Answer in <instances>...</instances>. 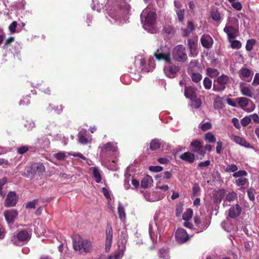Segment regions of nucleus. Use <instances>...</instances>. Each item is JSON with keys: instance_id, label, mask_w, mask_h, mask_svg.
Listing matches in <instances>:
<instances>
[{"instance_id": "35", "label": "nucleus", "mask_w": 259, "mask_h": 259, "mask_svg": "<svg viewBox=\"0 0 259 259\" xmlns=\"http://www.w3.org/2000/svg\"><path fill=\"white\" fill-rule=\"evenodd\" d=\"M177 15V19L179 22H183L185 18V9L175 10Z\"/></svg>"}, {"instance_id": "14", "label": "nucleus", "mask_w": 259, "mask_h": 259, "mask_svg": "<svg viewBox=\"0 0 259 259\" xmlns=\"http://www.w3.org/2000/svg\"><path fill=\"white\" fill-rule=\"evenodd\" d=\"M176 238L179 243H183L189 239L188 234L184 229H178L176 232Z\"/></svg>"}, {"instance_id": "32", "label": "nucleus", "mask_w": 259, "mask_h": 259, "mask_svg": "<svg viewBox=\"0 0 259 259\" xmlns=\"http://www.w3.org/2000/svg\"><path fill=\"white\" fill-rule=\"evenodd\" d=\"M7 183V179L6 178H3L0 180V195L4 197L6 194V187L5 185Z\"/></svg>"}, {"instance_id": "3", "label": "nucleus", "mask_w": 259, "mask_h": 259, "mask_svg": "<svg viewBox=\"0 0 259 259\" xmlns=\"http://www.w3.org/2000/svg\"><path fill=\"white\" fill-rule=\"evenodd\" d=\"M141 19L143 28L147 31L153 33V25L156 19L155 10L150 7L146 8L141 14Z\"/></svg>"}, {"instance_id": "22", "label": "nucleus", "mask_w": 259, "mask_h": 259, "mask_svg": "<svg viewBox=\"0 0 259 259\" xmlns=\"http://www.w3.org/2000/svg\"><path fill=\"white\" fill-rule=\"evenodd\" d=\"M196 89L191 86L186 87L185 88V96L189 99H194L196 97Z\"/></svg>"}, {"instance_id": "44", "label": "nucleus", "mask_w": 259, "mask_h": 259, "mask_svg": "<svg viewBox=\"0 0 259 259\" xmlns=\"http://www.w3.org/2000/svg\"><path fill=\"white\" fill-rule=\"evenodd\" d=\"M204 139L207 140L210 143H214L216 141L214 135L210 132L205 134Z\"/></svg>"}, {"instance_id": "18", "label": "nucleus", "mask_w": 259, "mask_h": 259, "mask_svg": "<svg viewBox=\"0 0 259 259\" xmlns=\"http://www.w3.org/2000/svg\"><path fill=\"white\" fill-rule=\"evenodd\" d=\"M229 137L232 141H234L236 144L246 148L250 147L249 143L244 139L234 135H229Z\"/></svg>"}, {"instance_id": "61", "label": "nucleus", "mask_w": 259, "mask_h": 259, "mask_svg": "<svg viewBox=\"0 0 259 259\" xmlns=\"http://www.w3.org/2000/svg\"><path fill=\"white\" fill-rule=\"evenodd\" d=\"M17 26V23L16 21H13L9 26V29L11 33H14L16 32V28Z\"/></svg>"}, {"instance_id": "21", "label": "nucleus", "mask_w": 259, "mask_h": 259, "mask_svg": "<svg viewBox=\"0 0 259 259\" xmlns=\"http://www.w3.org/2000/svg\"><path fill=\"white\" fill-rule=\"evenodd\" d=\"M237 198V194L235 192H229L224 200L223 206H228L231 205L232 202Z\"/></svg>"}, {"instance_id": "55", "label": "nucleus", "mask_w": 259, "mask_h": 259, "mask_svg": "<svg viewBox=\"0 0 259 259\" xmlns=\"http://www.w3.org/2000/svg\"><path fill=\"white\" fill-rule=\"evenodd\" d=\"M55 158L58 160H64L66 158L65 153L63 152H58L54 154Z\"/></svg>"}, {"instance_id": "17", "label": "nucleus", "mask_w": 259, "mask_h": 259, "mask_svg": "<svg viewBox=\"0 0 259 259\" xmlns=\"http://www.w3.org/2000/svg\"><path fill=\"white\" fill-rule=\"evenodd\" d=\"M241 211L242 209L240 206L236 204L230 208L228 211V215L231 218H235L240 214Z\"/></svg>"}, {"instance_id": "34", "label": "nucleus", "mask_w": 259, "mask_h": 259, "mask_svg": "<svg viewBox=\"0 0 259 259\" xmlns=\"http://www.w3.org/2000/svg\"><path fill=\"white\" fill-rule=\"evenodd\" d=\"M125 250V247H121L119 250L114 255L109 256L108 259H121L123 256V253Z\"/></svg>"}, {"instance_id": "50", "label": "nucleus", "mask_w": 259, "mask_h": 259, "mask_svg": "<svg viewBox=\"0 0 259 259\" xmlns=\"http://www.w3.org/2000/svg\"><path fill=\"white\" fill-rule=\"evenodd\" d=\"M255 43V40L253 39L248 40L246 45V50L248 51H251L252 50L253 46L254 45Z\"/></svg>"}, {"instance_id": "49", "label": "nucleus", "mask_w": 259, "mask_h": 259, "mask_svg": "<svg viewBox=\"0 0 259 259\" xmlns=\"http://www.w3.org/2000/svg\"><path fill=\"white\" fill-rule=\"evenodd\" d=\"M131 176L127 174L125 175V179L124 182V187L126 190L130 188V183H131Z\"/></svg>"}, {"instance_id": "20", "label": "nucleus", "mask_w": 259, "mask_h": 259, "mask_svg": "<svg viewBox=\"0 0 259 259\" xmlns=\"http://www.w3.org/2000/svg\"><path fill=\"white\" fill-rule=\"evenodd\" d=\"M78 141L79 143L82 144H86L91 140V136H90L85 130H82L78 135Z\"/></svg>"}, {"instance_id": "51", "label": "nucleus", "mask_w": 259, "mask_h": 259, "mask_svg": "<svg viewBox=\"0 0 259 259\" xmlns=\"http://www.w3.org/2000/svg\"><path fill=\"white\" fill-rule=\"evenodd\" d=\"M230 42H231V47L234 49H239L241 47V43L238 40H231V39H229Z\"/></svg>"}, {"instance_id": "7", "label": "nucleus", "mask_w": 259, "mask_h": 259, "mask_svg": "<svg viewBox=\"0 0 259 259\" xmlns=\"http://www.w3.org/2000/svg\"><path fill=\"white\" fill-rule=\"evenodd\" d=\"M247 172L244 170H239L233 174V177L236 178L235 184L237 186L241 187L240 189L246 188L249 184L248 180L246 177Z\"/></svg>"}, {"instance_id": "2", "label": "nucleus", "mask_w": 259, "mask_h": 259, "mask_svg": "<svg viewBox=\"0 0 259 259\" xmlns=\"http://www.w3.org/2000/svg\"><path fill=\"white\" fill-rule=\"evenodd\" d=\"M154 56L158 60H163L165 62L164 71L165 74L169 78H173L175 75L179 71V68L170 63L171 58L168 52H162L160 50H157Z\"/></svg>"}, {"instance_id": "23", "label": "nucleus", "mask_w": 259, "mask_h": 259, "mask_svg": "<svg viewBox=\"0 0 259 259\" xmlns=\"http://www.w3.org/2000/svg\"><path fill=\"white\" fill-rule=\"evenodd\" d=\"M180 158L188 163H193L195 160V156L194 154L190 152H186L180 156Z\"/></svg>"}, {"instance_id": "39", "label": "nucleus", "mask_w": 259, "mask_h": 259, "mask_svg": "<svg viewBox=\"0 0 259 259\" xmlns=\"http://www.w3.org/2000/svg\"><path fill=\"white\" fill-rule=\"evenodd\" d=\"M191 100V106L194 108H199L201 104V101L200 99L197 98L196 97L194 99H190Z\"/></svg>"}, {"instance_id": "16", "label": "nucleus", "mask_w": 259, "mask_h": 259, "mask_svg": "<svg viewBox=\"0 0 259 259\" xmlns=\"http://www.w3.org/2000/svg\"><path fill=\"white\" fill-rule=\"evenodd\" d=\"M202 46L206 49L211 48L213 40L212 38L208 34H203L200 39Z\"/></svg>"}, {"instance_id": "27", "label": "nucleus", "mask_w": 259, "mask_h": 259, "mask_svg": "<svg viewBox=\"0 0 259 259\" xmlns=\"http://www.w3.org/2000/svg\"><path fill=\"white\" fill-rule=\"evenodd\" d=\"M239 75L241 79H245L250 77L251 75L252 74L251 71L247 68L242 67L239 71Z\"/></svg>"}, {"instance_id": "11", "label": "nucleus", "mask_w": 259, "mask_h": 259, "mask_svg": "<svg viewBox=\"0 0 259 259\" xmlns=\"http://www.w3.org/2000/svg\"><path fill=\"white\" fill-rule=\"evenodd\" d=\"M190 146L193 148V151L199 155L204 156L205 151L203 148L202 143L198 140H194L190 143Z\"/></svg>"}, {"instance_id": "30", "label": "nucleus", "mask_w": 259, "mask_h": 259, "mask_svg": "<svg viewBox=\"0 0 259 259\" xmlns=\"http://www.w3.org/2000/svg\"><path fill=\"white\" fill-rule=\"evenodd\" d=\"M128 236L126 231H123L121 233L119 239V246L121 247H125V244L127 242Z\"/></svg>"}, {"instance_id": "41", "label": "nucleus", "mask_w": 259, "mask_h": 259, "mask_svg": "<svg viewBox=\"0 0 259 259\" xmlns=\"http://www.w3.org/2000/svg\"><path fill=\"white\" fill-rule=\"evenodd\" d=\"M225 191L224 189H220L218 190L217 192L215 198L217 199V201H219L220 202L222 199L225 197Z\"/></svg>"}, {"instance_id": "1", "label": "nucleus", "mask_w": 259, "mask_h": 259, "mask_svg": "<svg viewBox=\"0 0 259 259\" xmlns=\"http://www.w3.org/2000/svg\"><path fill=\"white\" fill-rule=\"evenodd\" d=\"M106 7L107 14L114 23L119 24L127 21L131 7L125 0H109Z\"/></svg>"}, {"instance_id": "58", "label": "nucleus", "mask_w": 259, "mask_h": 259, "mask_svg": "<svg viewBox=\"0 0 259 259\" xmlns=\"http://www.w3.org/2000/svg\"><path fill=\"white\" fill-rule=\"evenodd\" d=\"M37 199L33 200L32 201L28 202L26 205L27 208H34L37 202Z\"/></svg>"}, {"instance_id": "13", "label": "nucleus", "mask_w": 259, "mask_h": 259, "mask_svg": "<svg viewBox=\"0 0 259 259\" xmlns=\"http://www.w3.org/2000/svg\"><path fill=\"white\" fill-rule=\"evenodd\" d=\"M18 196L16 192L14 191L10 192L6 197L5 201V205L11 207L15 206L17 202Z\"/></svg>"}, {"instance_id": "9", "label": "nucleus", "mask_w": 259, "mask_h": 259, "mask_svg": "<svg viewBox=\"0 0 259 259\" xmlns=\"http://www.w3.org/2000/svg\"><path fill=\"white\" fill-rule=\"evenodd\" d=\"M173 58L178 62H184L187 59L185 47L182 45L175 47L172 52Z\"/></svg>"}, {"instance_id": "19", "label": "nucleus", "mask_w": 259, "mask_h": 259, "mask_svg": "<svg viewBox=\"0 0 259 259\" xmlns=\"http://www.w3.org/2000/svg\"><path fill=\"white\" fill-rule=\"evenodd\" d=\"M117 144L113 142H108L103 144L101 148V153H104L106 151H116L117 150Z\"/></svg>"}, {"instance_id": "15", "label": "nucleus", "mask_w": 259, "mask_h": 259, "mask_svg": "<svg viewBox=\"0 0 259 259\" xmlns=\"http://www.w3.org/2000/svg\"><path fill=\"white\" fill-rule=\"evenodd\" d=\"M18 211L16 209H9L5 211L4 215L8 224H13L18 216Z\"/></svg>"}, {"instance_id": "28", "label": "nucleus", "mask_w": 259, "mask_h": 259, "mask_svg": "<svg viewBox=\"0 0 259 259\" xmlns=\"http://www.w3.org/2000/svg\"><path fill=\"white\" fill-rule=\"evenodd\" d=\"M224 31L227 34L229 39L234 38L236 36V29L233 26H226L224 29Z\"/></svg>"}, {"instance_id": "64", "label": "nucleus", "mask_w": 259, "mask_h": 259, "mask_svg": "<svg viewBox=\"0 0 259 259\" xmlns=\"http://www.w3.org/2000/svg\"><path fill=\"white\" fill-rule=\"evenodd\" d=\"M232 122L233 123L234 126L237 129H239L240 128V122L237 118L235 117L233 118L232 119Z\"/></svg>"}, {"instance_id": "63", "label": "nucleus", "mask_w": 259, "mask_h": 259, "mask_svg": "<svg viewBox=\"0 0 259 259\" xmlns=\"http://www.w3.org/2000/svg\"><path fill=\"white\" fill-rule=\"evenodd\" d=\"M252 84L254 86L259 85V73H256L255 74Z\"/></svg>"}, {"instance_id": "36", "label": "nucleus", "mask_w": 259, "mask_h": 259, "mask_svg": "<svg viewBox=\"0 0 259 259\" xmlns=\"http://www.w3.org/2000/svg\"><path fill=\"white\" fill-rule=\"evenodd\" d=\"M161 143L158 139H153L150 143V149L152 150H156L159 149Z\"/></svg>"}, {"instance_id": "29", "label": "nucleus", "mask_w": 259, "mask_h": 259, "mask_svg": "<svg viewBox=\"0 0 259 259\" xmlns=\"http://www.w3.org/2000/svg\"><path fill=\"white\" fill-rule=\"evenodd\" d=\"M194 30V26L192 22L189 21L187 22V27L182 28L181 30L184 36H188Z\"/></svg>"}, {"instance_id": "12", "label": "nucleus", "mask_w": 259, "mask_h": 259, "mask_svg": "<svg viewBox=\"0 0 259 259\" xmlns=\"http://www.w3.org/2000/svg\"><path fill=\"white\" fill-rule=\"evenodd\" d=\"M106 238L105 242V251L108 252L110 251L112 241V229L110 225H108L106 229Z\"/></svg>"}, {"instance_id": "24", "label": "nucleus", "mask_w": 259, "mask_h": 259, "mask_svg": "<svg viewBox=\"0 0 259 259\" xmlns=\"http://www.w3.org/2000/svg\"><path fill=\"white\" fill-rule=\"evenodd\" d=\"M240 88L241 93L242 95L249 98L253 97V93L249 87L244 85H240Z\"/></svg>"}, {"instance_id": "42", "label": "nucleus", "mask_w": 259, "mask_h": 259, "mask_svg": "<svg viewBox=\"0 0 259 259\" xmlns=\"http://www.w3.org/2000/svg\"><path fill=\"white\" fill-rule=\"evenodd\" d=\"M193 211L191 209H188L183 214V219L185 221H188L192 218Z\"/></svg>"}, {"instance_id": "8", "label": "nucleus", "mask_w": 259, "mask_h": 259, "mask_svg": "<svg viewBox=\"0 0 259 259\" xmlns=\"http://www.w3.org/2000/svg\"><path fill=\"white\" fill-rule=\"evenodd\" d=\"M229 77L225 74H222L214 80L213 90L215 92H221L226 89V84L229 82Z\"/></svg>"}, {"instance_id": "53", "label": "nucleus", "mask_w": 259, "mask_h": 259, "mask_svg": "<svg viewBox=\"0 0 259 259\" xmlns=\"http://www.w3.org/2000/svg\"><path fill=\"white\" fill-rule=\"evenodd\" d=\"M251 119L249 116H246L242 119L241 123L243 126H247L251 122Z\"/></svg>"}, {"instance_id": "26", "label": "nucleus", "mask_w": 259, "mask_h": 259, "mask_svg": "<svg viewBox=\"0 0 259 259\" xmlns=\"http://www.w3.org/2000/svg\"><path fill=\"white\" fill-rule=\"evenodd\" d=\"M17 237L19 241H26L30 239V234L27 231L22 230L18 233Z\"/></svg>"}, {"instance_id": "5", "label": "nucleus", "mask_w": 259, "mask_h": 259, "mask_svg": "<svg viewBox=\"0 0 259 259\" xmlns=\"http://www.w3.org/2000/svg\"><path fill=\"white\" fill-rule=\"evenodd\" d=\"M72 240L74 249L78 251L80 253H89L93 249L92 242L88 239H82L79 235H74Z\"/></svg>"}, {"instance_id": "31", "label": "nucleus", "mask_w": 259, "mask_h": 259, "mask_svg": "<svg viewBox=\"0 0 259 259\" xmlns=\"http://www.w3.org/2000/svg\"><path fill=\"white\" fill-rule=\"evenodd\" d=\"M153 183V179L151 176H147L144 177L141 182V187L143 188H147L151 186Z\"/></svg>"}, {"instance_id": "52", "label": "nucleus", "mask_w": 259, "mask_h": 259, "mask_svg": "<svg viewBox=\"0 0 259 259\" xmlns=\"http://www.w3.org/2000/svg\"><path fill=\"white\" fill-rule=\"evenodd\" d=\"M24 124L28 130H31L34 127V123L31 120H26Z\"/></svg>"}, {"instance_id": "38", "label": "nucleus", "mask_w": 259, "mask_h": 259, "mask_svg": "<svg viewBox=\"0 0 259 259\" xmlns=\"http://www.w3.org/2000/svg\"><path fill=\"white\" fill-rule=\"evenodd\" d=\"M212 19L215 21H219L221 19V15L217 9H213L211 12Z\"/></svg>"}, {"instance_id": "10", "label": "nucleus", "mask_w": 259, "mask_h": 259, "mask_svg": "<svg viewBox=\"0 0 259 259\" xmlns=\"http://www.w3.org/2000/svg\"><path fill=\"white\" fill-rule=\"evenodd\" d=\"M236 101L240 108L248 112H251L254 109L255 105L253 102L245 97H239Z\"/></svg>"}, {"instance_id": "37", "label": "nucleus", "mask_w": 259, "mask_h": 259, "mask_svg": "<svg viewBox=\"0 0 259 259\" xmlns=\"http://www.w3.org/2000/svg\"><path fill=\"white\" fill-rule=\"evenodd\" d=\"M207 74L211 78L217 77L219 76V71L214 68H208L206 70Z\"/></svg>"}, {"instance_id": "25", "label": "nucleus", "mask_w": 259, "mask_h": 259, "mask_svg": "<svg viewBox=\"0 0 259 259\" xmlns=\"http://www.w3.org/2000/svg\"><path fill=\"white\" fill-rule=\"evenodd\" d=\"M188 46L190 51V55L192 57L196 56L197 54L196 52L197 42L194 40L189 39L188 40Z\"/></svg>"}, {"instance_id": "43", "label": "nucleus", "mask_w": 259, "mask_h": 259, "mask_svg": "<svg viewBox=\"0 0 259 259\" xmlns=\"http://www.w3.org/2000/svg\"><path fill=\"white\" fill-rule=\"evenodd\" d=\"M93 175H94V177L96 179V182L98 183L101 182V175H100V173L99 171V170L95 168V167H93Z\"/></svg>"}, {"instance_id": "4", "label": "nucleus", "mask_w": 259, "mask_h": 259, "mask_svg": "<svg viewBox=\"0 0 259 259\" xmlns=\"http://www.w3.org/2000/svg\"><path fill=\"white\" fill-rule=\"evenodd\" d=\"M154 223H150L149 227V233L153 242L156 240V231L159 228H164L167 224L168 219L165 215L160 212H157L154 217Z\"/></svg>"}, {"instance_id": "47", "label": "nucleus", "mask_w": 259, "mask_h": 259, "mask_svg": "<svg viewBox=\"0 0 259 259\" xmlns=\"http://www.w3.org/2000/svg\"><path fill=\"white\" fill-rule=\"evenodd\" d=\"M203 85L205 89L209 90L212 87V81L208 77H205L203 79Z\"/></svg>"}, {"instance_id": "54", "label": "nucleus", "mask_w": 259, "mask_h": 259, "mask_svg": "<svg viewBox=\"0 0 259 259\" xmlns=\"http://www.w3.org/2000/svg\"><path fill=\"white\" fill-rule=\"evenodd\" d=\"M29 148L27 146H22L17 148V151L19 154H23L27 152Z\"/></svg>"}, {"instance_id": "40", "label": "nucleus", "mask_w": 259, "mask_h": 259, "mask_svg": "<svg viewBox=\"0 0 259 259\" xmlns=\"http://www.w3.org/2000/svg\"><path fill=\"white\" fill-rule=\"evenodd\" d=\"M211 124L209 122H206L205 123H201L199 124L198 127L200 128L202 131H205L209 130L211 128Z\"/></svg>"}, {"instance_id": "62", "label": "nucleus", "mask_w": 259, "mask_h": 259, "mask_svg": "<svg viewBox=\"0 0 259 259\" xmlns=\"http://www.w3.org/2000/svg\"><path fill=\"white\" fill-rule=\"evenodd\" d=\"M254 191L252 189H249L247 190V195L248 196V197L249 199L251 201H253L254 200Z\"/></svg>"}, {"instance_id": "59", "label": "nucleus", "mask_w": 259, "mask_h": 259, "mask_svg": "<svg viewBox=\"0 0 259 259\" xmlns=\"http://www.w3.org/2000/svg\"><path fill=\"white\" fill-rule=\"evenodd\" d=\"M149 169L151 171L159 172L163 170V167L160 166H150Z\"/></svg>"}, {"instance_id": "46", "label": "nucleus", "mask_w": 259, "mask_h": 259, "mask_svg": "<svg viewBox=\"0 0 259 259\" xmlns=\"http://www.w3.org/2000/svg\"><path fill=\"white\" fill-rule=\"evenodd\" d=\"M238 170V167L235 164H232L230 165H228L225 168V171L228 172H236V171Z\"/></svg>"}, {"instance_id": "48", "label": "nucleus", "mask_w": 259, "mask_h": 259, "mask_svg": "<svg viewBox=\"0 0 259 259\" xmlns=\"http://www.w3.org/2000/svg\"><path fill=\"white\" fill-rule=\"evenodd\" d=\"M191 78L193 81L197 83L202 79V75L199 73H193L191 75Z\"/></svg>"}, {"instance_id": "56", "label": "nucleus", "mask_w": 259, "mask_h": 259, "mask_svg": "<svg viewBox=\"0 0 259 259\" xmlns=\"http://www.w3.org/2000/svg\"><path fill=\"white\" fill-rule=\"evenodd\" d=\"M193 194L194 196L199 194L200 188L197 184H195L192 188Z\"/></svg>"}, {"instance_id": "60", "label": "nucleus", "mask_w": 259, "mask_h": 259, "mask_svg": "<svg viewBox=\"0 0 259 259\" xmlns=\"http://www.w3.org/2000/svg\"><path fill=\"white\" fill-rule=\"evenodd\" d=\"M232 6L233 8L239 11L242 9V6L240 2H234L232 4Z\"/></svg>"}, {"instance_id": "33", "label": "nucleus", "mask_w": 259, "mask_h": 259, "mask_svg": "<svg viewBox=\"0 0 259 259\" xmlns=\"http://www.w3.org/2000/svg\"><path fill=\"white\" fill-rule=\"evenodd\" d=\"M118 213L120 220L122 222H124L125 220L126 214L124 208L120 202L118 203Z\"/></svg>"}, {"instance_id": "6", "label": "nucleus", "mask_w": 259, "mask_h": 259, "mask_svg": "<svg viewBox=\"0 0 259 259\" xmlns=\"http://www.w3.org/2000/svg\"><path fill=\"white\" fill-rule=\"evenodd\" d=\"M45 171L44 165L40 163H34L30 166L26 167L22 175L28 178H33L34 176H40Z\"/></svg>"}, {"instance_id": "57", "label": "nucleus", "mask_w": 259, "mask_h": 259, "mask_svg": "<svg viewBox=\"0 0 259 259\" xmlns=\"http://www.w3.org/2000/svg\"><path fill=\"white\" fill-rule=\"evenodd\" d=\"M210 164V161L208 160L205 161L200 162L198 164V167L200 168H203L205 167H207Z\"/></svg>"}, {"instance_id": "45", "label": "nucleus", "mask_w": 259, "mask_h": 259, "mask_svg": "<svg viewBox=\"0 0 259 259\" xmlns=\"http://www.w3.org/2000/svg\"><path fill=\"white\" fill-rule=\"evenodd\" d=\"M159 256L163 259H169L168 251L164 249L159 250Z\"/></svg>"}]
</instances>
